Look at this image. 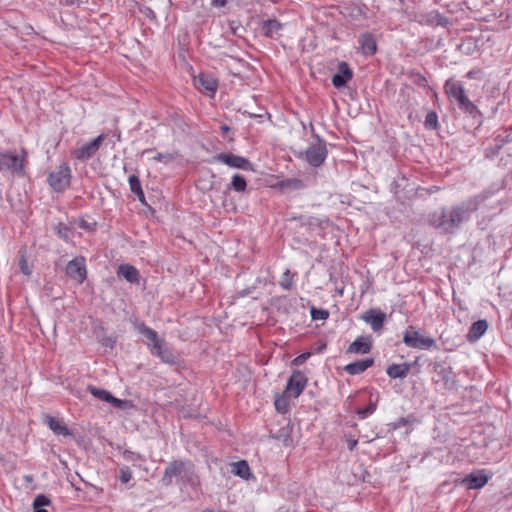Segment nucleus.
Returning a JSON list of instances; mask_svg holds the SVG:
<instances>
[{"label":"nucleus","mask_w":512,"mask_h":512,"mask_svg":"<svg viewBox=\"0 0 512 512\" xmlns=\"http://www.w3.org/2000/svg\"><path fill=\"white\" fill-rule=\"evenodd\" d=\"M481 201L480 196H474L460 204L442 207L429 214L428 223L441 233L454 234L463 223L471 218L472 213L478 209Z\"/></svg>","instance_id":"nucleus-1"},{"label":"nucleus","mask_w":512,"mask_h":512,"mask_svg":"<svg viewBox=\"0 0 512 512\" xmlns=\"http://www.w3.org/2000/svg\"><path fill=\"white\" fill-rule=\"evenodd\" d=\"M444 90L449 100L457 103L459 110L470 116L479 125L482 123V113L469 99L463 85L459 81L448 79L444 84Z\"/></svg>","instance_id":"nucleus-2"},{"label":"nucleus","mask_w":512,"mask_h":512,"mask_svg":"<svg viewBox=\"0 0 512 512\" xmlns=\"http://www.w3.org/2000/svg\"><path fill=\"white\" fill-rule=\"evenodd\" d=\"M26 164L27 151L25 149H22L20 154L16 151H0V172L24 176Z\"/></svg>","instance_id":"nucleus-3"},{"label":"nucleus","mask_w":512,"mask_h":512,"mask_svg":"<svg viewBox=\"0 0 512 512\" xmlns=\"http://www.w3.org/2000/svg\"><path fill=\"white\" fill-rule=\"evenodd\" d=\"M137 328L138 331L150 341L148 346L150 347L152 355L159 357L163 362L166 363L175 362L172 352L167 347H165L164 340L158 336L155 330L146 326L144 323H140Z\"/></svg>","instance_id":"nucleus-4"},{"label":"nucleus","mask_w":512,"mask_h":512,"mask_svg":"<svg viewBox=\"0 0 512 512\" xmlns=\"http://www.w3.org/2000/svg\"><path fill=\"white\" fill-rule=\"evenodd\" d=\"M432 382L443 391L456 388V375L452 367L445 361H437L432 364Z\"/></svg>","instance_id":"nucleus-5"},{"label":"nucleus","mask_w":512,"mask_h":512,"mask_svg":"<svg viewBox=\"0 0 512 512\" xmlns=\"http://www.w3.org/2000/svg\"><path fill=\"white\" fill-rule=\"evenodd\" d=\"M328 150L326 142L316 135V142L311 144L304 152L299 154V158L304 159L312 167H320L326 160Z\"/></svg>","instance_id":"nucleus-6"},{"label":"nucleus","mask_w":512,"mask_h":512,"mask_svg":"<svg viewBox=\"0 0 512 512\" xmlns=\"http://www.w3.org/2000/svg\"><path fill=\"white\" fill-rule=\"evenodd\" d=\"M403 343L410 348L421 350H429L436 345L434 338L422 335L413 326H409L404 332Z\"/></svg>","instance_id":"nucleus-7"},{"label":"nucleus","mask_w":512,"mask_h":512,"mask_svg":"<svg viewBox=\"0 0 512 512\" xmlns=\"http://www.w3.org/2000/svg\"><path fill=\"white\" fill-rule=\"evenodd\" d=\"M70 181L71 170L67 163L61 164L48 175V183L56 192L65 191L69 187Z\"/></svg>","instance_id":"nucleus-8"},{"label":"nucleus","mask_w":512,"mask_h":512,"mask_svg":"<svg viewBox=\"0 0 512 512\" xmlns=\"http://www.w3.org/2000/svg\"><path fill=\"white\" fill-rule=\"evenodd\" d=\"M308 383V378L300 370H294L287 381L285 394L292 398H298L304 391Z\"/></svg>","instance_id":"nucleus-9"},{"label":"nucleus","mask_w":512,"mask_h":512,"mask_svg":"<svg viewBox=\"0 0 512 512\" xmlns=\"http://www.w3.org/2000/svg\"><path fill=\"white\" fill-rule=\"evenodd\" d=\"M66 274L78 283H83L87 277L85 258L80 256L69 261L66 266Z\"/></svg>","instance_id":"nucleus-10"},{"label":"nucleus","mask_w":512,"mask_h":512,"mask_svg":"<svg viewBox=\"0 0 512 512\" xmlns=\"http://www.w3.org/2000/svg\"><path fill=\"white\" fill-rule=\"evenodd\" d=\"M105 139V135L101 134L90 142L83 144L79 149L75 150L74 155L80 161H86L93 157L99 150Z\"/></svg>","instance_id":"nucleus-11"},{"label":"nucleus","mask_w":512,"mask_h":512,"mask_svg":"<svg viewBox=\"0 0 512 512\" xmlns=\"http://www.w3.org/2000/svg\"><path fill=\"white\" fill-rule=\"evenodd\" d=\"M360 318L369 324L374 332H378L383 328L386 314L380 309L372 308L363 313Z\"/></svg>","instance_id":"nucleus-12"},{"label":"nucleus","mask_w":512,"mask_h":512,"mask_svg":"<svg viewBox=\"0 0 512 512\" xmlns=\"http://www.w3.org/2000/svg\"><path fill=\"white\" fill-rule=\"evenodd\" d=\"M214 159L233 168L248 170L251 167L248 159L231 153L218 154Z\"/></svg>","instance_id":"nucleus-13"},{"label":"nucleus","mask_w":512,"mask_h":512,"mask_svg":"<svg viewBox=\"0 0 512 512\" xmlns=\"http://www.w3.org/2000/svg\"><path fill=\"white\" fill-rule=\"evenodd\" d=\"M191 464L189 462L174 461L165 469V476L172 478H188Z\"/></svg>","instance_id":"nucleus-14"},{"label":"nucleus","mask_w":512,"mask_h":512,"mask_svg":"<svg viewBox=\"0 0 512 512\" xmlns=\"http://www.w3.org/2000/svg\"><path fill=\"white\" fill-rule=\"evenodd\" d=\"M194 82L198 90L211 95L216 92L218 87L217 80L213 76L205 73H200L198 77L194 79Z\"/></svg>","instance_id":"nucleus-15"},{"label":"nucleus","mask_w":512,"mask_h":512,"mask_svg":"<svg viewBox=\"0 0 512 512\" xmlns=\"http://www.w3.org/2000/svg\"><path fill=\"white\" fill-rule=\"evenodd\" d=\"M353 77V72L346 62L338 64V71L332 76V84L336 88H341L347 84Z\"/></svg>","instance_id":"nucleus-16"},{"label":"nucleus","mask_w":512,"mask_h":512,"mask_svg":"<svg viewBox=\"0 0 512 512\" xmlns=\"http://www.w3.org/2000/svg\"><path fill=\"white\" fill-rule=\"evenodd\" d=\"M225 469L227 473L237 476L243 480H248L251 476L250 467L245 460L227 463Z\"/></svg>","instance_id":"nucleus-17"},{"label":"nucleus","mask_w":512,"mask_h":512,"mask_svg":"<svg viewBox=\"0 0 512 512\" xmlns=\"http://www.w3.org/2000/svg\"><path fill=\"white\" fill-rule=\"evenodd\" d=\"M371 349V336H359L348 346L347 352L353 354H367Z\"/></svg>","instance_id":"nucleus-18"},{"label":"nucleus","mask_w":512,"mask_h":512,"mask_svg":"<svg viewBox=\"0 0 512 512\" xmlns=\"http://www.w3.org/2000/svg\"><path fill=\"white\" fill-rule=\"evenodd\" d=\"M360 49L363 54L372 56L377 51V44L374 36L371 33H364L358 39Z\"/></svg>","instance_id":"nucleus-19"},{"label":"nucleus","mask_w":512,"mask_h":512,"mask_svg":"<svg viewBox=\"0 0 512 512\" xmlns=\"http://www.w3.org/2000/svg\"><path fill=\"white\" fill-rule=\"evenodd\" d=\"M374 364L373 358H366L349 363L344 367V370L350 375H358L366 371Z\"/></svg>","instance_id":"nucleus-20"},{"label":"nucleus","mask_w":512,"mask_h":512,"mask_svg":"<svg viewBox=\"0 0 512 512\" xmlns=\"http://www.w3.org/2000/svg\"><path fill=\"white\" fill-rule=\"evenodd\" d=\"M87 390L97 399H100L102 401L112 403L117 407H120L122 404V401L120 399L115 398L109 391L97 388L93 385H89L87 387Z\"/></svg>","instance_id":"nucleus-21"},{"label":"nucleus","mask_w":512,"mask_h":512,"mask_svg":"<svg viewBox=\"0 0 512 512\" xmlns=\"http://www.w3.org/2000/svg\"><path fill=\"white\" fill-rule=\"evenodd\" d=\"M488 322L486 320H478L474 322L467 334V340L470 342H474L479 340L487 331Z\"/></svg>","instance_id":"nucleus-22"},{"label":"nucleus","mask_w":512,"mask_h":512,"mask_svg":"<svg viewBox=\"0 0 512 512\" xmlns=\"http://www.w3.org/2000/svg\"><path fill=\"white\" fill-rule=\"evenodd\" d=\"M45 423L56 435H63V436L71 435V433H70L68 427L65 425V423L53 416L46 415Z\"/></svg>","instance_id":"nucleus-23"},{"label":"nucleus","mask_w":512,"mask_h":512,"mask_svg":"<svg viewBox=\"0 0 512 512\" xmlns=\"http://www.w3.org/2000/svg\"><path fill=\"white\" fill-rule=\"evenodd\" d=\"M117 274L122 276L129 283H138L139 282V271L130 264H121L118 267Z\"/></svg>","instance_id":"nucleus-24"},{"label":"nucleus","mask_w":512,"mask_h":512,"mask_svg":"<svg viewBox=\"0 0 512 512\" xmlns=\"http://www.w3.org/2000/svg\"><path fill=\"white\" fill-rule=\"evenodd\" d=\"M411 369V365L409 363L402 364H392L386 369V373L389 377L396 378H405Z\"/></svg>","instance_id":"nucleus-25"},{"label":"nucleus","mask_w":512,"mask_h":512,"mask_svg":"<svg viewBox=\"0 0 512 512\" xmlns=\"http://www.w3.org/2000/svg\"><path fill=\"white\" fill-rule=\"evenodd\" d=\"M282 29V24L276 19H269L263 22L262 30L265 36L274 38Z\"/></svg>","instance_id":"nucleus-26"},{"label":"nucleus","mask_w":512,"mask_h":512,"mask_svg":"<svg viewBox=\"0 0 512 512\" xmlns=\"http://www.w3.org/2000/svg\"><path fill=\"white\" fill-rule=\"evenodd\" d=\"M128 182L131 192H133L138 197L139 201L144 202L145 196L138 176L131 175L128 179Z\"/></svg>","instance_id":"nucleus-27"},{"label":"nucleus","mask_w":512,"mask_h":512,"mask_svg":"<svg viewBox=\"0 0 512 512\" xmlns=\"http://www.w3.org/2000/svg\"><path fill=\"white\" fill-rule=\"evenodd\" d=\"M493 477V473L486 469L475 470L470 474L466 475L462 480H490Z\"/></svg>","instance_id":"nucleus-28"},{"label":"nucleus","mask_w":512,"mask_h":512,"mask_svg":"<svg viewBox=\"0 0 512 512\" xmlns=\"http://www.w3.org/2000/svg\"><path fill=\"white\" fill-rule=\"evenodd\" d=\"M290 397L291 396H288L285 394V392H283L282 395L277 396L275 398L274 404H275V408L278 412L284 414L288 411V408H289L288 398H290Z\"/></svg>","instance_id":"nucleus-29"},{"label":"nucleus","mask_w":512,"mask_h":512,"mask_svg":"<svg viewBox=\"0 0 512 512\" xmlns=\"http://www.w3.org/2000/svg\"><path fill=\"white\" fill-rule=\"evenodd\" d=\"M424 126L425 128L430 130H436L438 128V115L435 111H430L427 113L424 121Z\"/></svg>","instance_id":"nucleus-30"},{"label":"nucleus","mask_w":512,"mask_h":512,"mask_svg":"<svg viewBox=\"0 0 512 512\" xmlns=\"http://www.w3.org/2000/svg\"><path fill=\"white\" fill-rule=\"evenodd\" d=\"M506 135H497L495 137L496 152H498L505 144L512 142V128L505 130Z\"/></svg>","instance_id":"nucleus-31"},{"label":"nucleus","mask_w":512,"mask_h":512,"mask_svg":"<svg viewBox=\"0 0 512 512\" xmlns=\"http://www.w3.org/2000/svg\"><path fill=\"white\" fill-rule=\"evenodd\" d=\"M231 187L237 192H244L247 187L245 178L239 174H235L232 177Z\"/></svg>","instance_id":"nucleus-32"},{"label":"nucleus","mask_w":512,"mask_h":512,"mask_svg":"<svg viewBox=\"0 0 512 512\" xmlns=\"http://www.w3.org/2000/svg\"><path fill=\"white\" fill-rule=\"evenodd\" d=\"M55 230H56L57 235L61 239H63L64 241H69L71 229L68 226L59 223L57 225V227L55 228Z\"/></svg>","instance_id":"nucleus-33"},{"label":"nucleus","mask_w":512,"mask_h":512,"mask_svg":"<svg viewBox=\"0 0 512 512\" xmlns=\"http://www.w3.org/2000/svg\"><path fill=\"white\" fill-rule=\"evenodd\" d=\"M311 317L313 320H326L329 317V312L325 309H311Z\"/></svg>","instance_id":"nucleus-34"},{"label":"nucleus","mask_w":512,"mask_h":512,"mask_svg":"<svg viewBox=\"0 0 512 512\" xmlns=\"http://www.w3.org/2000/svg\"><path fill=\"white\" fill-rule=\"evenodd\" d=\"M410 78L419 87H426L428 85L427 79L420 73H411Z\"/></svg>","instance_id":"nucleus-35"},{"label":"nucleus","mask_w":512,"mask_h":512,"mask_svg":"<svg viewBox=\"0 0 512 512\" xmlns=\"http://www.w3.org/2000/svg\"><path fill=\"white\" fill-rule=\"evenodd\" d=\"M375 410H376V404L370 403L368 406L358 409L357 414L360 418L364 419L367 416L371 415Z\"/></svg>","instance_id":"nucleus-36"},{"label":"nucleus","mask_w":512,"mask_h":512,"mask_svg":"<svg viewBox=\"0 0 512 512\" xmlns=\"http://www.w3.org/2000/svg\"><path fill=\"white\" fill-rule=\"evenodd\" d=\"M50 500L45 495H38L33 502L35 508H41L49 505Z\"/></svg>","instance_id":"nucleus-37"},{"label":"nucleus","mask_w":512,"mask_h":512,"mask_svg":"<svg viewBox=\"0 0 512 512\" xmlns=\"http://www.w3.org/2000/svg\"><path fill=\"white\" fill-rule=\"evenodd\" d=\"M411 423V417H401L391 424L392 429L396 430Z\"/></svg>","instance_id":"nucleus-38"},{"label":"nucleus","mask_w":512,"mask_h":512,"mask_svg":"<svg viewBox=\"0 0 512 512\" xmlns=\"http://www.w3.org/2000/svg\"><path fill=\"white\" fill-rule=\"evenodd\" d=\"M173 159H174L173 155L169 154V153H167V154L158 153L154 157L155 161H157V162H164V163L171 162Z\"/></svg>","instance_id":"nucleus-39"},{"label":"nucleus","mask_w":512,"mask_h":512,"mask_svg":"<svg viewBox=\"0 0 512 512\" xmlns=\"http://www.w3.org/2000/svg\"><path fill=\"white\" fill-rule=\"evenodd\" d=\"M100 343L102 346H104L106 348L113 349V347L116 343V340L112 337L105 336V337L101 338Z\"/></svg>","instance_id":"nucleus-40"},{"label":"nucleus","mask_w":512,"mask_h":512,"mask_svg":"<svg viewBox=\"0 0 512 512\" xmlns=\"http://www.w3.org/2000/svg\"><path fill=\"white\" fill-rule=\"evenodd\" d=\"M281 286L284 289H286V290L291 289L292 279L290 277V271L289 270H286V272L284 273V281L281 282Z\"/></svg>","instance_id":"nucleus-41"},{"label":"nucleus","mask_w":512,"mask_h":512,"mask_svg":"<svg viewBox=\"0 0 512 512\" xmlns=\"http://www.w3.org/2000/svg\"><path fill=\"white\" fill-rule=\"evenodd\" d=\"M19 265H20V269L23 274L30 275L32 273V270L28 266V263H27L26 259L24 258V256L21 257Z\"/></svg>","instance_id":"nucleus-42"},{"label":"nucleus","mask_w":512,"mask_h":512,"mask_svg":"<svg viewBox=\"0 0 512 512\" xmlns=\"http://www.w3.org/2000/svg\"><path fill=\"white\" fill-rule=\"evenodd\" d=\"M310 357V353L309 352H306V353H303L299 356H297L296 358L293 359L292 361V364L293 365H296V366H300L302 365L308 358Z\"/></svg>","instance_id":"nucleus-43"},{"label":"nucleus","mask_w":512,"mask_h":512,"mask_svg":"<svg viewBox=\"0 0 512 512\" xmlns=\"http://www.w3.org/2000/svg\"><path fill=\"white\" fill-rule=\"evenodd\" d=\"M287 185L294 188V189H300L303 187V183L299 179H292L287 181Z\"/></svg>","instance_id":"nucleus-44"},{"label":"nucleus","mask_w":512,"mask_h":512,"mask_svg":"<svg viewBox=\"0 0 512 512\" xmlns=\"http://www.w3.org/2000/svg\"><path fill=\"white\" fill-rule=\"evenodd\" d=\"M132 478V471L127 468L121 469V480H130Z\"/></svg>","instance_id":"nucleus-45"},{"label":"nucleus","mask_w":512,"mask_h":512,"mask_svg":"<svg viewBox=\"0 0 512 512\" xmlns=\"http://www.w3.org/2000/svg\"><path fill=\"white\" fill-rule=\"evenodd\" d=\"M468 483V486L467 488L468 489H480L482 488L487 482H467Z\"/></svg>","instance_id":"nucleus-46"},{"label":"nucleus","mask_w":512,"mask_h":512,"mask_svg":"<svg viewBox=\"0 0 512 512\" xmlns=\"http://www.w3.org/2000/svg\"><path fill=\"white\" fill-rule=\"evenodd\" d=\"M123 457H124V459L131 460V461H133V460H135L137 458L136 454L134 452H132V451H129V450H125L123 452Z\"/></svg>","instance_id":"nucleus-47"},{"label":"nucleus","mask_w":512,"mask_h":512,"mask_svg":"<svg viewBox=\"0 0 512 512\" xmlns=\"http://www.w3.org/2000/svg\"><path fill=\"white\" fill-rule=\"evenodd\" d=\"M307 225L309 226H319L320 225V221L318 218H315V217H310L307 219Z\"/></svg>","instance_id":"nucleus-48"},{"label":"nucleus","mask_w":512,"mask_h":512,"mask_svg":"<svg viewBox=\"0 0 512 512\" xmlns=\"http://www.w3.org/2000/svg\"><path fill=\"white\" fill-rule=\"evenodd\" d=\"M227 4V0H212L211 5L214 7H224Z\"/></svg>","instance_id":"nucleus-49"},{"label":"nucleus","mask_w":512,"mask_h":512,"mask_svg":"<svg viewBox=\"0 0 512 512\" xmlns=\"http://www.w3.org/2000/svg\"><path fill=\"white\" fill-rule=\"evenodd\" d=\"M347 443H348V448H349V450H351V451H352V450L356 447V445H357V440H356V439L349 438V439L347 440Z\"/></svg>","instance_id":"nucleus-50"},{"label":"nucleus","mask_w":512,"mask_h":512,"mask_svg":"<svg viewBox=\"0 0 512 512\" xmlns=\"http://www.w3.org/2000/svg\"><path fill=\"white\" fill-rule=\"evenodd\" d=\"M70 483V487L73 488L75 491H81L83 490V488L79 487V486H76L74 484V482H69Z\"/></svg>","instance_id":"nucleus-51"},{"label":"nucleus","mask_w":512,"mask_h":512,"mask_svg":"<svg viewBox=\"0 0 512 512\" xmlns=\"http://www.w3.org/2000/svg\"><path fill=\"white\" fill-rule=\"evenodd\" d=\"M82 484L84 485V488H92L93 487V485L87 481L82 482Z\"/></svg>","instance_id":"nucleus-52"},{"label":"nucleus","mask_w":512,"mask_h":512,"mask_svg":"<svg viewBox=\"0 0 512 512\" xmlns=\"http://www.w3.org/2000/svg\"><path fill=\"white\" fill-rule=\"evenodd\" d=\"M34 512H47V510L42 508H36Z\"/></svg>","instance_id":"nucleus-53"},{"label":"nucleus","mask_w":512,"mask_h":512,"mask_svg":"<svg viewBox=\"0 0 512 512\" xmlns=\"http://www.w3.org/2000/svg\"><path fill=\"white\" fill-rule=\"evenodd\" d=\"M151 151H152L151 149H146V150H144V151H143V153H142V154H146V153H149V152H151Z\"/></svg>","instance_id":"nucleus-54"},{"label":"nucleus","mask_w":512,"mask_h":512,"mask_svg":"<svg viewBox=\"0 0 512 512\" xmlns=\"http://www.w3.org/2000/svg\"><path fill=\"white\" fill-rule=\"evenodd\" d=\"M24 479H25L26 481L31 480V478H30L29 476H25V477H24Z\"/></svg>","instance_id":"nucleus-55"}]
</instances>
